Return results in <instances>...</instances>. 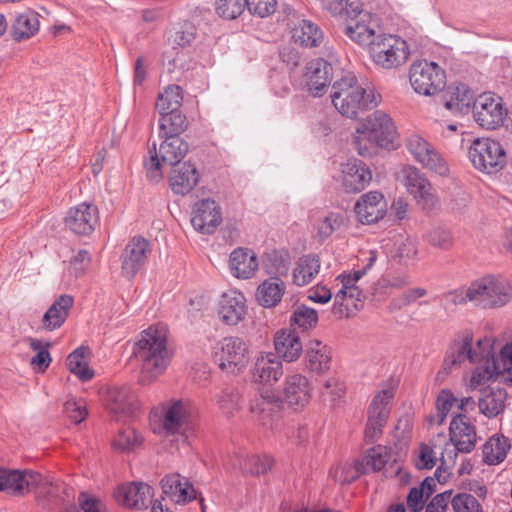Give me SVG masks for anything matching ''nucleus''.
Returning a JSON list of instances; mask_svg holds the SVG:
<instances>
[{"instance_id": "nucleus-19", "label": "nucleus", "mask_w": 512, "mask_h": 512, "mask_svg": "<svg viewBox=\"0 0 512 512\" xmlns=\"http://www.w3.org/2000/svg\"><path fill=\"white\" fill-rule=\"evenodd\" d=\"M283 401L271 391H265L251 402L250 410L261 425L273 428L281 417Z\"/></svg>"}, {"instance_id": "nucleus-35", "label": "nucleus", "mask_w": 512, "mask_h": 512, "mask_svg": "<svg viewBox=\"0 0 512 512\" xmlns=\"http://www.w3.org/2000/svg\"><path fill=\"white\" fill-rule=\"evenodd\" d=\"M163 494L177 504H184L195 498V491L188 481L182 482L179 474H170L161 480Z\"/></svg>"}, {"instance_id": "nucleus-16", "label": "nucleus", "mask_w": 512, "mask_h": 512, "mask_svg": "<svg viewBox=\"0 0 512 512\" xmlns=\"http://www.w3.org/2000/svg\"><path fill=\"white\" fill-rule=\"evenodd\" d=\"M407 147L415 159L424 167L441 176L448 174L449 169L445 160L435 151L430 143L419 135H412L408 140Z\"/></svg>"}, {"instance_id": "nucleus-24", "label": "nucleus", "mask_w": 512, "mask_h": 512, "mask_svg": "<svg viewBox=\"0 0 512 512\" xmlns=\"http://www.w3.org/2000/svg\"><path fill=\"white\" fill-rule=\"evenodd\" d=\"M137 407L136 395L129 385L113 387L107 394V408L117 419L130 417Z\"/></svg>"}, {"instance_id": "nucleus-20", "label": "nucleus", "mask_w": 512, "mask_h": 512, "mask_svg": "<svg viewBox=\"0 0 512 512\" xmlns=\"http://www.w3.org/2000/svg\"><path fill=\"white\" fill-rule=\"evenodd\" d=\"M152 497V487L142 482L122 484L114 491V498L119 504L134 509L148 508Z\"/></svg>"}, {"instance_id": "nucleus-52", "label": "nucleus", "mask_w": 512, "mask_h": 512, "mask_svg": "<svg viewBox=\"0 0 512 512\" xmlns=\"http://www.w3.org/2000/svg\"><path fill=\"white\" fill-rule=\"evenodd\" d=\"M458 403V399L449 390H442L436 401V415H431L427 418L430 423H437L442 425L450 412L453 405Z\"/></svg>"}, {"instance_id": "nucleus-36", "label": "nucleus", "mask_w": 512, "mask_h": 512, "mask_svg": "<svg viewBox=\"0 0 512 512\" xmlns=\"http://www.w3.org/2000/svg\"><path fill=\"white\" fill-rule=\"evenodd\" d=\"M283 374L282 362L273 353L261 355L255 361L253 378L262 383L276 382Z\"/></svg>"}, {"instance_id": "nucleus-41", "label": "nucleus", "mask_w": 512, "mask_h": 512, "mask_svg": "<svg viewBox=\"0 0 512 512\" xmlns=\"http://www.w3.org/2000/svg\"><path fill=\"white\" fill-rule=\"evenodd\" d=\"M39 29V14L34 11H25L16 16L11 34L15 41L20 42L35 36Z\"/></svg>"}, {"instance_id": "nucleus-34", "label": "nucleus", "mask_w": 512, "mask_h": 512, "mask_svg": "<svg viewBox=\"0 0 512 512\" xmlns=\"http://www.w3.org/2000/svg\"><path fill=\"white\" fill-rule=\"evenodd\" d=\"M331 349L318 340H311L306 348L305 362L309 371L323 374L331 366Z\"/></svg>"}, {"instance_id": "nucleus-11", "label": "nucleus", "mask_w": 512, "mask_h": 512, "mask_svg": "<svg viewBox=\"0 0 512 512\" xmlns=\"http://www.w3.org/2000/svg\"><path fill=\"white\" fill-rule=\"evenodd\" d=\"M394 397L391 389H385L376 394L369 406L368 421L365 429V439L367 442H375L382 434V429L386 424L390 413V401Z\"/></svg>"}, {"instance_id": "nucleus-25", "label": "nucleus", "mask_w": 512, "mask_h": 512, "mask_svg": "<svg viewBox=\"0 0 512 512\" xmlns=\"http://www.w3.org/2000/svg\"><path fill=\"white\" fill-rule=\"evenodd\" d=\"M375 28L376 24L372 14L365 11L353 22H349L344 32L350 40L369 51L372 43H374L378 36Z\"/></svg>"}, {"instance_id": "nucleus-55", "label": "nucleus", "mask_w": 512, "mask_h": 512, "mask_svg": "<svg viewBox=\"0 0 512 512\" xmlns=\"http://www.w3.org/2000/svg\"><path fill=\"white\" fill-rule=\"evenodd\" d=\"M343 215L336 212H329L318 225L317 237L320 241L329 238L343 224Z\"/></svg>"}, {"instance_id": "nucleus-30", "label": "nucleus", "mask_w": 512, "mask_h": 512, "mask_svg": "<svg viewBox=\"0 0 512 512\" xmlns=\"http://www.w3.org/2000/svg\"><path fill=\"white\" fill-rule=\"evenodd\" d=\"M246 314L245 297L242 293H225L219 304L218 315L227 325H237Z\"/></svg>"}, {"instance_id": "nucleus-1", "label": "nucleus", "mask_w": 512, "mask_h": 512, "mask_svg": "<svg viewBox=\"0 0 512 512\" xmlns=\"http://www.w3.org/2000/svg\"><path fill=\"white\" fill-rule=\"evenodd\" d=\"M133 358L141 369L140 383H151L161 375L170 362L167 349V331L164 326H151L141 333L140 339L134 344Z\"/></svg>"}, {"instance_id": "nucleus-6", "label": "nucleus", "mask_w": 512, "mask_h": 512, "mask_svg": "<svg viewBox=\"0 0 512 512\" xmlns=\"http://www.w3.org/2000/svg\"><path fill=\"white\" fill-rule=\"evenodd\" d=\"M469 158L473 166L487 174L499 172L506 164L504 148L491 138H477L469 148Z\"/></svg>"}, {"instance_id": "nucleus-51", "label": "nucleus", "mask_w": 512, "mask_h": 512, "mask_svg": "<svg viewBox=\"0 0 512 512\" xmlns=\"http://www.w3.org/2000/svg\"><path fill=\"white\" fill-rule=\"evenodd\" d=\"M290 269V257L287 253L274 251L267 257L265 271L270 277H279L282 279L288 275Z\"/></svg>"}, {"instance_id": "nucleus-10", "label": "nucleus", "mask_w": 512, "mask_h": 512, "mask_svg": "<svg viewBox=\"0 0 512 512\" xmlns=\"http://www.w3.org/2000/svg\"><path fill=\"white\" fill-rule=\"evenodd\" d=\"M389 451L386 446L377 445L368 450L366 456L361 460H356L354 467H342L336 471L334 477L342 484L355 481L360 475L369 471H380L389 460Z\"/></svg>"}, {"instance_id": "nucleus-5", "label": "nucleus", "mask_w": 512, "mask_h": 512, "mask_svg": "<svg viewBox=\"0 0 512 512\" xmlns=\"http://www.w3.org/2000/svg\"><path fill=\"white\" fill-rule=\"evenodd\" d=\"M409 81L416 93L434 96L445 88L446 73L436 62L417 60L409 69Z\"/></svg>"}, {"instance_id": "nucleus-53", "label": "nucleus", "mask_w": 512, "mask_h": 512, "mask_svg": "<svg viewBox=\"0 0 512 512\" xmlns=\"http://www.w3.org/2000/svg\"><path fill=\"white\" fill-rule=\"evenodd\" d=\"M290 321L291 325L307 330L317 324L318 314L315 309L300 305L294 310Z\"/></svg>"}, {"instance_id": "nucleus-60", "label": "nucleus", "mask_w": 512, "mask_h": 512, "mask_svg": "<svg viewBox=\"0 0 512 512\" xmlns=\"http://www.w3.org/2000/svg\"><path fill=\"white\" fill-rule=\"evenodd\" d=\"M246 7L249 12L260 17H267L273 14L277 7L276 0H246Z\"/></svg>"}, {"instance_id": "nucleus-45", "label": "nucleus", "mask_w": 512, "mask_h": 512, "mask_svg": "<svg viewBox=\"0 0 512 512\" xmlns=\"http://www.w3.org/2000/svg\"><path fill=\"white\" fill-rule=\"evenodd\" d=\"M36 488L39 489V494L44 496L54 506L70 502L69 487L58 479L44 478L42 476V480Z\"/></svg>"}, {"instance_id": "nucleus-56", "label": "nucleus", "mask_w": 512, "mask_h": 512, "mask_svg": "<svg viewBox=\"0 0 512 512\" xmlns=\"http://www.w3.org/2000/svg\"><path fill=\"white\" fill-rule=\"evenodd\" d=\"M427 290L422 287H416L405 291L399 297L393 298L389 303L391 312L399 311L403 307L415 303L419 298L427 295Z\"/></svg>"}, {"instance_id": "nucleus-15", "label": "nucleus", "mask_w": 512, "mask_h": 512, "mask_svg": "<svg viewBox=\"0 0 512 512\" xmlns=\"http://www.w3.org/2000/svg\"><path fill=\"white\" fill-rule=\"evenodd\" d=\"M98 223V208L92 203L83 202L70 208L65 217L66 227L78 235L91 234Z\"/></svg>"}, {"instance_id": "nucleus-40", "label": "nucleus", "mask_w": 512, "mask_h": 512, "mask_svg": "<svg viewBox=\"0 0 512 512\" xmlns=\"http://www.w3.org/2000/svg\"><path fill=\"white\" fill-rule=\"evenodd\" d=\"M292 39L304 47H317L324 40V33L315 23L302 19L292 28Z\"/></svg>"}, {"instance_id": "nucleus-22", "label": "nucleus", "mask_w": 512, "mask_h": 512, "mask_svg": "<svg viewBox=\"0 0 512 512\" xmlns=\"http://www.w3.org/2000/svg\"><path fill=\"white\" fill-rule=\"evenodd\" d=\"M449 432L450 441L454 445V457L458 452L470 453L475 448L476 430L465 415L458 414L452 419Z\"/></svg>"}, {"instance_id": "nucleus-33", "label": "nucleus", "mask_w": 512, "mask_h": 512, "mask_svg": "<svg viewBox=\"0 0 512 512\" xmlns=\"http://www.w3.org/2000/svg\"><path fill=\"white\" fill-rule=\"evenodd\" d=\"M162 132V130H160ZM164 134L160 137L164 138L159 147L162 162L169 165L178 164L188 152L189 146L187 142L178 133H168L163 130Z\"/></svg>"}, {"instance_id": "nucleus-37", "label": "nucleus", "mask_w": 512, "mask_h": 512, "mask_svg": "<svg viewBox=\"0 0 512 512\" xmlns=\"http://www.w3.org/2000/svg\"><path fill=\"white\" fill-rule=\"evenodd\" d=\"M74 304L72 296L63 294L48 308L42 318L43 327L48 331L60 328L66 321Z\"/></svg>"}, {"instance_id": "nucleus-49", "label": "nucleus", "mask_w": 512, "mask_h": 512, "mask_svg": "<svg viewBox=\"0 0 512 512\" xmlns=\"http://www.w3.org/2000/svg\"><path fill=\"white\" fill-rule=\"evenodd\" d=\"M183 101V92L178 85L167 86L158 95L156 109L161 114H167L178 110Z\"/></svg>"}, {"instance_id": "nucleus-8", "label": "nucleus", "mask_w": 512, "mask_h": 512, "mask_svg": "<svg viewBox=\"0 0 512 512\" xmlns=\"http://www.w3.org/2000/svg\"><path fill=\"white\" fill-rule=\"evenodd\" d=\"M507 110L503 99L493 92H484L473 103V116L482 128H499L504 124Z\"/></svg>"}, {"instance_id": "nucleus-43", "label": "nucleus", "mask_w": 512, "mask_h": 512, "mask_svg": "<svg viewBox=\"0 0 512 512\" xmlns=\"http://www.w3.org/2000/svg\"><path fill=\"white\" fill-rule=\"evenodd\" d=\"M233 465L244 474L260 475L272 468L273 459L269 455H249L241 452L235 457Z\"/></svg>"}, {"instance_id": "nucleus-4", "label": "nucleus", "mask_w": 512, "mask_h": 512, "mask_svg": "<svg viewBox=\"0 0 512 512\" xmlns=\"http://www.w3.org/2000/svg\"><path fill=\"white\" fill-rule=\"evenodd\" d=\"M466 297L484 309L506 305L512 298V285L506 279L485 276L471 283Z\"/></svg>"}, {"instance_id": "nucleus-3", "label": "nucleus", "mask_w": 512, "mask_h": 512, "mask_svg": "<svg viewBox=\"0 0 512 512\" xmlns=\"http://www.w3.org/2000/svg\"><path fill=\"white\" fill-rule=\"evenodd\" d=\"M408 42L397 34L380 33L372 43L368 54L372 62L384 70L403 66L410 57Z\"/></svg>"}, {"instance_id": "nucleus-39", "label": "nucleus", "mask_w": 512, "mask_h": 512, "mask_svg": "<svg viewBox=\"0 0 512 512\" xmlns=\"http://www.w3.org/2000/svg\"><path fill=\"white\" fill-rule=\"evenodd\" d=\"M507 394L502 388L487 387L480 392L478 407L487 418H494L503 412Z\"/></svg>"}, {"instance_id": "nucleus-61", "label": "nucleus", "mask_w": 512, "mask_h": 512, "mask_svg": "<svg viewBox=\"0 0 512 512\" xmlns=\"http://www.w3.org/2000/svg\"><path fill=\"white\" fill-rule=\"evenodd\" d=\"M428 241L434 247L446 250L453 244L451 232L448 229L438 227L428 234Z\"/></svg>"}, {"instance_id": "nucleus-44", "label": "nucleus", "mask_w": 512, "mask_h": 512, "mask_svg": "<svg viewBox=\"0 0 512 512\" xmlns=\"http://www.w3.org/2000/svg\"><path fill=\"white\" fill-rule=\"evenodd\" d=\"M320 271V258L316 254L302 256L293 271V282L297 286L309 284Z\"/></svg>"}, {"instance_id": "nucleus-31", "label": "nucleus", "mask_w": 512, "mask_h": 512, "mask_svg": "<svg viewBox=\"0 0 512 512\" xmlns=\"http://www.w3.org/2000/svg\"><path fill=\"white\" fill-rule=\"evenodd\" d=\"M286 283L279 277H269L262 281L255 292L257 303L264 308H274L282 300Z\"/></svg>"}, {"instance_id": "nucleus-26", "label": "nucleus", "mask_w": 512, "mask_h": 512, "mask_svg": "<svg viewBox=\"0 0 512 512\" xmlns=\"http://www.w3.org/2000/svg\"><path fill=\"white\" fill-rule=\"evenodd\" d=\"M169 175V184L174 194L185 196L190 193L199 182V172L191 162L172 165Z\"/></svg>"}, {"instance_id": "nucleus-42", "label": "nucleus", "mask_w": 512, "mask_h": 512, "mask_svg": "<svg viewBox=\"0 0 512 512\" xmlns=\"http://www.w3.org/2000/svg\"><path fill=\"white\" fill-rule=\"evenodd\" d=\"M511 448L510 441L503 434H494L482 447L483 461L488 465L502 463Z\"/></svg>"}, {"instance_id": "nucleus-28", "label": "nucleus", "mask_w": 512, "mask_h": 512, "mask_svg": "<svg viewBox=\"0 0 512 512\" xmlns=\"http://www.w3.org/2000/svg\"><path fill=\"white\" fill-rule=\"evenodd\" d=\"M283 397L285 402L295 409L304 407L311 398L308 379L301 374L288 376L284 383Z\"/></svg>"}, {"instance_id": "nucleus-27", "label": "nucleus", "mask_w": 512, "mask_h": 512, "mask_svg": "<svg viewBox=\"0 0 512 512\" xmlns=\"http://www.w3.org/2000/svg\"><path fill=\"white\" fill-rule=\"evenodd\" d=\"M371 180L372 173L369 167L361 160H348L342 168V185L346 192H360Z\"/></svg>"}, {"instance_id": "nucleus-21", "label": "nucleus", "mask_w": 512, "mask_h": 512, "mask_svg": "<svg viewBox=\"0 0 512 512\" xmlns=\"http://www.w3.org/2000/svg\"><path fill=\"white\" fill-rule=\"evenodd\" d=\"M354 211L363 224L378 222L387 211L384 195L379 191H369L363 194L355 203Z\"/></svg>"}, {"instance_id": "nucleus-14", "label": "nucleus", "mask_w": 512, "mask_h": 512, "mask_svg": "<svg viewBox=\"0 0 512 512\" xmlns=\"http://www.w3.org/2000/svg\"><path fill=\"white\" fill-rule=\"evenodd\" d=\"M333 79L332 65L322 59H313L307 66L304 74L305 87L313 97H322L328 91Z\"/></svg>"}, {"instance_id": "nucleus-17", "label": "nucleus", "mask_w": 512, "mask_h": 512, "mask_svg": "<svg viewBox=\"0 0 512 512\" xmlns=\"http://www.w3.org/2000/svg\"><path fill=\"white\" fill-rule=\"evenodd\" d=\"M191 224L202 234H213L222 221L218 204L212 199H202L194 204Z\"/></svg>"}, {"instance_id": "nucleus-9", "label": "nucleus", "mask_w": 512, "mask_h": 512, "mask_svg": "<svg viewBox=\"0 0 512 512\" xmlns=\"http://www.w3.org/2000/svg\"><path fill=\"white\" fill-rule=\"evenodd\" d=\"M192 406L183 400L172 401L164 408L163 429L167 435L180 434L188 438L194 431Z\"/></svg>"}, {"instance_id": "nucleus-32", "label": "nucleus", "mask_w": 512, "mask_h": 512, "mask_svg": "<svg viewBox=\"0 0 512 512\" xmlns=\"http://www.w3.org/2000/svg\"><path fill=\"white\" fill-rule=\"evenodd\" d=\"M471 345L472 336L470 334H466L461 342L452 345L446 353L440 373H450L454 367L465 360H469L471 363L476 362L478 355L472 350Z\"/></svg>"}, {"instance_id": "nucleus-47", "label": "nucleus", "mask_w": 512, "mask_h": 512, "mask_svg": "<svg viewBox=\"0 0 512 512\" xmlns=\"http://www.w3.org/2000/svg\"><path fill=\"white\" fill-rule=\"evenodd\" d=\"M447 95L448 98L445 101V107L448 110L457 112L468 109L475 100L473 91L462 83L450 86Z\"/></svg>"}, {"instance_id": "nucleus-38", "label": "nucleus", "mask_w": 512, "mask_h": 512, "mask_svg": "<svg viewBox=\"0 0 512 512\" xmlns=\"http://www.w3.org/2000/svg\"><path fill=\"white\" fill-rule=\"evenodd\" d=\"M274 347L277 357L287 362L297 360L303 351L299 336L291 331H278L274 337Z\"/></svg>"}, {"instance_id": "nucleus-57", "label": "nucleus", "mask_w": 512, "mask_h": 512, "mask_svg": "<svg viewBox=\"0 0 512 512\" xmlns=\"http://www.w3.org/2000/svg\"><path fill=\"white\" fill-rule=\"evenodd\" d=\"M452 508L455 512H480L481 505L478 500L471 494H457L451 500Z\"/></svg>"}, {"instance_id": "nucleus-18", "label": "nucleus", "mask_w": 512, "mask_h": 512, "mask_svg": "<svg viewBox=\"0 0 512 512\" xmlns=\"http://www.w3.org/2000/svg\"><path fill=\"white\" fill-rule=\"evenodd\" d=\"M1 492L12 495H23L35 489L41 482L42 475L32 470H15L3 468Z\"/></svg>"}, {"instance_id": "nucleus-64", "label": "nucleus", "mask_w": 512, "mask_h": 512, "mask_svg": "<svg viewBox=\"0 0 512 512\" xmlns=\"http://www.w3.org/2000/svg\"><path fill=\"white\" fill-rule=\"evenodd\" d=\"M484 373L487 375V379L497 378L498 376L507 373L509 375V380L512 382V365L501 364V362L494 357L491 361L487 362Z\"/></svg>"}, {"instance_id": "nucleus-2", "label": "nucleus", "mask_w": 512, "mask_h": 512, "mask_svg": "<svg viewBox=\"0 0 512 512\" xmlns=\"http://www.w3.org/2000/svg\"><path fill=\"white\" fill-rule=\"evenodd\" d=\"M333 106L344 117L354 119L377 100L372 91H367L353 74L336 80L331 88Z\"/></svg>"}, {"instance_id": "nucleus-62", "label": "nucleus", "mask_w": 512, "mask_h": 512, "mask_svg": "<svg viewBox=\"0 0 512 512\" xmlns=\"http://www.w3.org/2000/svg\"><path fill=\"white\" fill-rule=\"evenodd\" d=\"M418 253L416 242L413 239H403L396 248V256L402 263L407 264L409 261L415 259Z\"/></svg>"}, {"instance_id": "nucleus-63", "label": "nucleus", "mask_w": 512, "mask_h": 512, "mask_svg": "<svg viewBox=\"0 0 512 512\" xmlns=\"http://www.w3.org/2000/svg\"><path fill=\"white\" fill-rule=\"evenodd\" d=\"M64 411L67 416L76 424L82 422L87 416V411L84 404L74 399L65 402Z\"/></svg>"}, {"instance_id": "nucleus-13", "label": "nucleus", "mask_w": 512, "mask_h": 512, "mask_svg": "<svg viewBox=\"0 0 512 512\" xmlns=\"http://www.w3.org/2000/svg\"><path fill=\"white\" fill-rule=\"evenodd\" d=\"M353 143L362 156L371 155L374 147L393 150L400 145L397 130H356Z\"/></svg>"}, {"instance_id": "nucleus-54", "label": "nucleus", "mask_w": 512, "mask_h": 512, "mask_svg": "<svg viewBox=\"0 0 512 512\" xmlns=\"http://www.w3.org/2000/svg\"><path fill=\"white\" fill-rule=\"evenodd\" d=\"M246 2V0H216L215 10L220 17L233 20L243 13Z\"/></svg>"}, {"instance_id": "nucleus-7", "label": "nucleus", "mask_w": 512, "mask_h": 512, "mask_svg": "<svg viewBox=\"0 0 512 512\" xmlns=\"http://www.w3.org/2000/svg\"><path fill=\"white\" fill-rule=\"evenodd\" d=\"M248 347L243 339L229 336L218 341L213 349V360L224 372L236 373L246 367Z\"/></svg>"}, {"instance_id": "nucleus-46", "label": "nucleus", "mask_w": 512, "mask_h": 512, "mask_svg": "<svg viewBox=\"0 0 512 512\" xmlns=\"http://www.w3.org/2000/svg\"><path fill=\"white\" fill-rule=\"evenodd\" d=\"M326 9L332 16L347 24L365 12L360 0H330Z\"/></svg>"}, {"instance_id": "nucleus-50", "label": "nucleus", "mask_w": 512, "mask_h": 512, "mask_svg": "<svg viewBox=\"0 0 512 512\" xmlns=\"http://www.w3.org/2000/svg\"><path fill=\"white\" fill-rule=\"evenodd\" d=\"M143 437L133 427L121 429L112 441V447L119 452L134 451L141 446Z\"/></svg>"}, {"instance_id": "nucleus-29", "label": "nucleus", "mask_w": 512, "mask_h": 512, "mask_svg": "<svg viewBox=\"0 0 512 512\" xmlns=\"http://www.w3.org/2000/svg\"><path fill=\"white\" fill-rule=\"evenodd\" d=\"M256 254L248 248L233 250L229 258V267L233 276L241 279L252 278L258 270Z\"/></svg>"}, {"instance_id": "nucleus-48", "label": "nucleus", "mask_w": 512, "mask_h": 512, "mask_svg": "<svg viewBox=\"0 0 512 512\" xmlns=\"http://www.w3.org/2000/svg\"><path fill=\"white\" fill-rule=\"evenodd\" d=\"M89 354V349L84 346L78 347L70 353L66 360V365L69 371L75 374L80 380L88 381L93 377V372L88 367L86 356Z\"/></svg>"}, {"instance_id": "nucleus-58", "label": "nucleus", "mask_w": 512, "mask_h": 512, "mask_svg": "<svg viewBox=\"0 0 512 512\" xmlns=\"http://www.w3.org/2000/svg\"><path fill=\"white\" fill-rule=\"evenodd\" d=\"M239 399V393L234 388H226L218 396L217 403L224 414L231 415L238 409Z\"/></svg>"}, {"instance_id": "nucleus-59", "label": "nucleus", "mask_w": 512, "mask_h": 512, "mask_svg": "<svg viewBox=\"0 0 512 512\" xmlns=\"http://www.w3.org/2000/svg\"><path fill=\"white\" fill-rule=\"evenodd\" d=\"M153 153L151 154L149 160L145 161L144 167L146 171L147 178L152 182H159L163 179V172L161 170V161L156 152V143L152 144Z\"/></svg>"}, {"instance_id": "nucleus-23", "label": "nucleus", "mask_w": 512, "mask_h": 512, "mask_svg": "<svg viewBox=\"0 0 512 512\" xmlns=\"http://www.w3.org/2000/svg\"><path fill=\"white\" fill-rule=\"evenodd\" d=\"M404 184L423 209H430L435 205V196L432 186L424 175L415 167L403 169Z\"/></svg>"}, {"instance_id": "nucleus-12", "label": "nucleus", "mask_w": 512, "mask_h": 512, "mask_svg": "<svg viewBox=\"0 0 512 512\" xmlns=\"http://www.w3.org/2000/svg\"><path fill=\"white\" fill-rule=\"evenodd\" d=\"M151 253L148 240L141 236H135L126 244L121 254V272L128 279H133L146 265Z\"/></svg>"}]
</instances>
